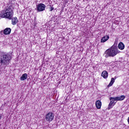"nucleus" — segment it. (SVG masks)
<instances>
[{"mask_svg": "<svg viewBox=\"0 0 129 129\" xmlns=\"http://www.w3.org/2000/svg\"><path fill=\"white\" fill-rule=\"evenodd\" d=\"M12 55L8 53L3 52L0 57V65L6 67L11 63Z\"/></svg>", "mask_w": 129, "mask_h": 129, "instance_id": "nucleus-1", "label": "nucleus"}, {"mask_svg": "<svg viewBox=\"0 0 129 129\" xmlns=\"http://www.w3.org/2000/svg\"><path fill=\"white\" fill-rule=\"evenodd\" d=\"M119 52L117 50V47L115 46H112L110 48L107 49L104 54L105 58H108V57H114L116 55H117Z\"/></svg>", "mask_w": 129, "mask_h": 129, "instance_id": "nucleus-2", "label": "nucleus"}, {"mask_svg": "<svg viewBox=\"0 0 129 129\" xmlns=\"http://www.w3.org/2000/svg\"><path fill=\"white\" fill-rule=\"evenodd\" d=\"M13 16H14V14H13L12 7H7L6 9L2 11L0 13L1 18H6V19H9V20H12Z\"/></svg>", "mask_w": 129, "mask_h": 129, "instance_id": "nucleus-3", "label": "nucleus"}, {"mask_svg": "<svg viewBox=\"0 0 129 129\" xmlns=\"http://www.w3.org/2000/svg\"><path fill=\"white\" fill-rule=\"evenodd\" d=\"M125 98V96L124 95H121L119 97H110V102L108 105V109H110L111 108H112L113 107L114 105H115V103H114V101H121L123 100Z\"/></svg>", "mask_w": 129, "mask_h": 129, "instance_id": "nucleus-4", "label": "nucleus"}, {"mask_svg": "<svg viewBox=\"0 0 129 129\" xmlns=\"http://www.w3.org/2000/svg\"><path fill=\"white\" fill-rule=\"evenodd\" d=\"M45 119L46 121L51 122L54 119V114L52 112H49L45 115Z\"/></svg>", "mask_w": 129, "mask_h": 129, "instance_id": "nucleus-5", "label": "nucleus"}, {"mask_svg": "<svg viewBox=\"0 0 129 129\" xmlns=\"http://www.w3.org/2000/svg\"><path fill=\"white\" fill-rule=\"evenodd\" d=\"M45 9H46V6L43 4L40 3L36 6L37 12H43V11H45Z\"/></svg>", "mask_w": 129, "mask_h": 129, "instance_id": "nucleus-6", "label": "nucleus"}, {"mask_svg": "<svg viewBox=\"0 0 129 129\" xmlns=\"http://www.w3.org/2000/svg\"><path fill=\"white\" fill-rule=\"evenodd\" d=\"M12 32V29L10 28H7L4 30V35H10Z\"/></svg>", "mask_w": 129, "mask_h": 129, "instance_id": "nucleus-7", "label": "nucleus"}, {"mask_svg": "<svg viewBox=\"0 0 129 129\" xmlns=\"http://www.w3.org/2000/svg\"><path fill=\"white\" fill-rule=\"evenodd\" d=\"M109 39V36L108 35L104 36L103 38L101 39V43H104L107 41Z\"/></svg>", "mask_w": 129, "mask_h": 129, "instance_id": "nucleus-8", "label": "nucleus"}, {"mask_svg": "<svg viewBox=\"0 0 129 129\" xmlns=\"http://www.w3.org/2000/svg\"><path fill=\"white\" fill-rule=\"evenodd\" d=\"M101 76L103 77L105 79H106L108 77V73L106 71H103L101 73Z\"/></svg>", "mask_w": 129, "mask_h": 129, "instance_id": "nucleus-9", "label": "nucleus"}, {"mask_svg": "<svg viewBox=\"0 0 129 129\" xmlns=\"http://www.w3.org/2000/svg\"><path fill=\"white\" fill-rule=\"evenodd\" d=\"M12 20V24L13 25H17L18 23V18L17 17H14L11 19Z\"/></svg>", "mask_w": 129, "mask_h": 129, "instance_id": "nucleus-10", "label": "nucleus"}, {"mask_svg": "<svg viewBox=\"0 0 129 129\" xmlns=\"http://www.w3.org/2000/svg\"><path fill=\"white\" fill-rule=\"evenodd\" d=\"M96 106L98 109H99L101 107V101L98 100L96 101Z\"/></svg>", "mask_w": 129, "mask_h": 129, "instance_id": "nucleus-11", "label": "nucleus"}, {"mask_svg": "<svg viewBox=\"0 0 129 129\" xmlns=\"http://www.w3.org/2000/svg\"><path fill=\"white\" fill-rule=\"evenodd\" d=\"M118 48L120 50H123V49H124V44H123L122 42L119 43Z\"/></svg>", "mask_w": 129, "mask_h": 129, "instance_id": "nucleus-12", "label": "nucleus"}, {"mask_svg": "<svg viewBox=\"0 0 129 129\" xmlns=\"http://www.w3.org/2000/svg\"><path fill=\"white\" fill-rule=\"evenodd\" d=\"M27 78H28V75L25 73L20 78V80H21V81H24V80H26Z\"/></svg>", "mask_w": 129, "mask_h": 129, "instance_id": "nucleus-13", "label": "nucleus"}, {"mask_svg": "<svg viewBox=\"0 0 129 129\" xmlns=\"http://www.w3.org/2000/svg\"><path fill=\"white\" fill-rule=\"evenodd\" d=\"M115 81V80L114 79V78H112L110 83L108 85V87H110V86H112V85L113 84V83H114Z\"/></svg>", "mask_w": 129, "mask_h": 129, "instance_id": "nucleus-14", "label": "nucleus"}, {"mask_svg": "<svg viewBox=\"0 0 129 129\" xmlns=\"http://www.w3.org/2000/svg\"><path fill=\"white\" fill-rule=\"evenodd\" d=\"M0 34L1 35L4 36V34H5V31L4 30H2L0 32Z\"/></svg>", "mask_w": 129, "mask_h": 129, "instance_id": "nucleus-15", "label": "nucleus"}, {"mask_svg": "<svg viewBox=\"0 0 129 129\" xmlns=\"http://www.w3.org/2000/svg\"><path fill=\"white\" fill-rule=\"evenodd\" d=\"M50 7V12H52V11L54 10V8L53 7H51V6Z\"/></svg>", "mask_w": 129, "mask_h": 129, "instance_id": "nucleus-16", "label": "nucleus"}, {"mask_svg": "<svg viewBox=\"0 0 129 129\" xmlns=\"http://www.w3.org/2000/svg\"><path fill=\"white\" fill-rule=\"evenodd\" d=\"M0 119H2V115H0Z\"/></svg>", "mask_w": 129, "mask_h": 129, "instance_id": "nucleus-17", "label": "nucleus"}, {"mask_svg": "<svg viewBox=\"0 0 129 129\" xmlns=\"http://www.w3.org/2000/svg\"><path fill=\"white\" fill-rule=\"evenodd\" d=\"M115 79H116V77H115Z\"/></svg>", "mask_w": 129, "mask_h": 129, "instance_id": "nucleus-18", "label": "nucleus"}]
</instances>
